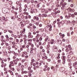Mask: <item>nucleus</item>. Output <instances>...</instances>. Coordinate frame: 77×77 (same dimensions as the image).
I'll use <instances>...</instances> for the list:
<instances>
[{
    "label": "nucleus",
    "instance_id": "0eeeda50",
    "mask_svg": "<svg viewBox=\"0 0 77 77\" xmlns=\"http://www.w3.org/2000/svg\"><path fill=\"white\" fill-rule=\"evenodd\" d=\"M8 9L6 8H3L2 9V11L3 12L7 13L8 12Z\"/></svg>",
    "mask_w": 77,
    "mask_h": 77
},
{
    "label": "nucleus",
    "instance_id": "a19ab883",
    "mask_svg": "<svg viewBox=\"0 0 77 77\" xmlns=\"http://www.w3.org/2000/svg\"><path fill=\"white\" fill-rule=\"evenodd\" d=\"M48 12V10H45V12H44L45 14H47Z\"/></svg>",
    "mask_w": 77,
    "mask_h": 77
},
{
    "label": "nucleus",
    "instance_id": "2f4dec72",
    "mask_svg": "<svg viewBox=\"0 0 77 77\" xmlns=\"http://www.w3.org/2000/svg\"><path fill=\"white\" fill-rule=\"evenodd\" d=\"M72 15V14H71L69 12L68 13V16L69 17H71V16Z\"/></svg>",
    "mask_w": 77,
    "mask_h": 77
},
{
    "label": "nucleus",
    "instance_id": "c85d7f7f",
    "mask_svg": "<svg viewBox=\"0 0 77 77\" xmlns=\"http://www.w3.org/2000/svg\"><path fill=\"white\" fill-rule=\"evenodd\" d=\"M7 49L8 50H11V47L10 46H9L7 48Z\"/></svg>",
    "mask_w": 77,
    "mask_h": 77
},
{
    "label": "nucleus",
    "instance_id": "de8ad7c7",
    "mask_svg": "<svg viewBox=\"0 0 77 77\" xmlns=\"http://www.w3.org/2000/svg\"><path fill=\"white\" fill-rule=\"evenodd\" d=\"M57 62H58V63H60L61 62V60H57Z\"/></svg>",
    "mask_w": 77,
    "mask_h": 77
},
{
    "label": "nucleus",
    "instance_id": "20e7f679",
    "mask_svg": "<svg viewBox=\"0 0 77 77\" xmlns=\"http://www.w3.org/2000/svg\"><path fill=\"white\" fill-rule=\"evenodd\" d=\"M53 50L54 52H57L58 51V48L56 46H54L53 47Z\"/></svg>",
    "mask_w": 77,
    "mask_h": 77
},
{
    "label": "nucleus",
    "instance_id": "052dcab7",
    "mask_svg": "<svg viewBox=\"0 0 77 77\" xmlns=\"http://www.w3.org/2000/svg\"><path fill=\"white\" fill-rule=\"evenodd\" d=\"M66 52H68L69 51V48H68L66 49Z\"/></svg>",
    "mask_w": 77,
    "mask_h": 77
},
{
    "label": "nucleus",
    "instance_id": "3c124183",
    "mask_svg": "<svg viewBox=\"0 0 77 77\" xmlns=\"http://www.w3.org/2000/svg\"><path fill=\"white\" fill-rule=\"evenodd\" d=\"M8 32H9V33H13V32L11 30H8Z\"/></svg>",
    "mask_w": 77,
    "mask_h": 77
},
{
    "label": "nucleus",
    "instance_id": "8fccbe9b",
    "mask_svg": "<svg viewBox=\"0 0 77 77\" xmlns=\"http://www.w3.org/2000/svg\"><path fill=\"white\" fill-rule=\"evenodd\" d=\"M45 9H42V12H45Z\"/></svg>",
    "mask_w": 77,
    "mask_h": 77
},
{
    "label": "nucleus",
    "instance_id": "2eb2a0df",
    "mask_svg": "<svg viewBox=\"0 0 77 77\" xmlns=\"http://www.w3.org/2000/svg\"><path fill=\"white\" fill-rule=\"evenodd\" d=\"M35 12V11L34 10V9L31 8L30 11V13L31 14H33V13Z\"/></svg>",
    "mask_w": 77,
    "mask_h": 77
},
{
    "label": "nucleus",
    "instance_id": "69168bd1",
    "mask_svg": "<svg viewBox=\"0 0 77 77\" xmlns=\"http://www.w3.org/2000/svg\"><path fill=\"white\" fill-rule=\"evenodd\" d=\"M35 60L34 59H32L31 60V61L32 62H35Z\"/></svg>",
    "mask_w": 77,
    "mask_h": 77
},
{
    "label": "nucleus",
    "instance_id": "72a5a7b5",
    "mask_svg": "<svg viewBox=\"0 0 77 77\" xmlns=\"http://www.w3.org/2000/svg\"><path fill=\"white\" fill-rule=\"evenodd\" d=\"M5 37L7 38V39H8V40H9V37L8 36V35H6L5 36Z\"/></svg>",
    "mask_w": 77,
    "mask_h": 77
},
{
    "label": "nucleus",
    "instance_id": "4468645a",
    "mask_svg": "<svg viewBox=\"0 0 77 77\" xmlns=\"http://www.w3.org/2000/svg\"><path fill=\"white\" fill-rule=\"evenodd\" d=\"M10 64H11L12 66H13L15 65V63H14V61H11L10 62Z\"/></svg>",
    "mask_w": 77,
    "mask_h": 77
},
{
    "label": "nucleus",
    "instance_id": "b1692460",
    "mask_svg": "<svg viewBox=\"0 0 77 77\" xmlns=\"http://www.w3.org/2000/svg\"><path fill=\"white\" fill-rule=\"evenodd\" d=\"M47 75L48 77H51V74H50V73H48L47 74Z\"/></svg>",
    "mask_w": 77,
    "mask_h": 77
},
{
    "label": "nucleus",
    "instance_id": "a211bd4d",
    "mask_svg": "<svg viewBox=\"0 0 77 77\" xmlns=\"http://www.w3.org/2000/svg\"><path fill=\"white\" fill-rule=\"evenodd\" d=\"M40 36V35L39 34H37V35L35 36V38L37 39H38L39 37Z\"/></svg>",
    "mask_w": 77,
    "mask_h": 77
},
{
    "label": "nucleus",
    "instance_id": "1a4fd4ad",
    "mask_svg": "<svg viewBox=\"0 0 77 77\" xmlns=\"http://www.w3.org/2000/svg\"><path fill=\"white\" fill-rule=\"evenodd\" d=\"M38 64L39 65V66H41V65H42V61H40V63H39L38 62H36L35 65H38Z\"/></svg>",
    "mask_w": 77,
    "mask_h": 77
},
{
    "label": "nucleus",
    "instance_id": "f03ea898",
    "mask_svg": "<svg viewBox=\"0 0 77 77\" xmlns=\"http://www.w3.org/2000/svg\"><path fill=\"white\" fill-rule=\"evenodd\" d=\"M30 53L33 54H35L36 53V50L34 49L33 48H30Z\"/></svg>",
    "mask_w": 77,
    "mask_h": 77
},
{
    "label": "nucleus",
    "instance_id": "6e6d98bb",
    "mask_svg": "<svg viewBox=\"0 0 77 77\" xmlns=\"http://www.w3.org/2000/svg\"><path fill=\"white\" fill-rule=\"evenodd\" d=\"M57 9H58V8H55V9H54V10H53V11H54V12H56V10H57Z\"/></svg>",
    "mask_w": 77,
    "mask_h": 77
},
{
    "label": "nucleus",
    "instance_id": "dca6fc26",
    "mask_svg": "<svg viewBox=\"0 0 77 77\" xmlns=\"http://www.w3.org/2000/svg\"><path fill=\"white\" fill-rule=\"evenodd\" d=\"M25 31H26L25 29H23V30H21L20 31V33H25Z\"/></svg>",
    "mask_w": 77,
    "mask_h": 77
},
{
    "label": "nucleus",
    "instance_id": "603ef678",
    "mask_svg": "<svg viewBox=\"0 0 77 77\" xmlns=\"http://www.w3.org/2000/svg\"><path fill=\"white\" fill-rule=\"evenodd\" d=\"M32 44V42H31L30 45H31V47H32V48L34 47V45H33V44Z\"/></svg>",
    "mask_w": 77,
    "mask_h": 77
},
{
    "label": "nucleus",
    "instance_id": "13d9d810",
    "mask_svg": "<svg viewBox=\"0 0 77 77\" xmlns=\"http://www.w3.org/2000/svg\"><path fill=\"white\" fill-rule=\"evenodd\" d=\"M15 74L17 77H18L19 75V74L18 73H16Z\"/></svg>",
    "mask_w": 77,
    "mask_h": 77
},
{
    "label": "nucleus",
    "instance_id": "a18cd8bd",
    "mask_svg": "<svg viewBox=\"0 0 77 77\" xmlns=\"http://www.w3.org/2000/svg\"><path fill=\"white\" fill-rule=\"evenodd\" d=\"M48 37H46V38L45 39V42H47V40H48Z\"/></svg>",
    "mask_w": 77,
    "mask_h": 77
},
{
    "label": "nucleus",
    "instance_id": "f3484780",
    "mask_svg": "<svg viewBox=\"0 0 77 77\" xmlns=\"http://www.w3.org/2000/svg\"><path fill=\"white\" fill-rule=\"evenodd\" d=\"M65 20H62L60 22V23L61 24H65Z\"/></svg>",
    "mask_w": 77,
    "mask_h": 77
},
{
    "label": "nucleus",
    "instance_id": "37998d69",
    "mask_svg": "<svg viewBox=\"0 0 77 77\" xmlns=\"http://www.w3.org/2000/svg\"><path fill=\"white\" fill-rule=\"evenodd\" d=\"M1 41L2 42V43H4V44H5V40H3V39H1Z\"/></svg>",
    "mask_w": 77,
    "mask_h": 77
},
{
    "label": "nucleus",
    "instance_id": "338daca9",
    "mask_svg": "<svg viewBox=\"0 0 77 77\" xmlns=\"http://www.w3.org/2000/svg\"><path fill=\"white\" fill-rule=\"evenodd\" d=\"M26 24H29V20H26Z\"/></svg>",
    "mask_w": 77,
    "mask_h": 77
},
{
    "label": "nucleus",
    "instance_id": "0e129e2a",
    "mask_svg": "<svg viewBox=\"0 0 77 77\" xmlns=\"http://www.w3.org/2000/svg\"><path fill=\"white\" fill-rule=\"evenodd\" d=\"M38 16L39 17H40L41 18V17H42V15L41 14H39Z\"/></svg>",
    "mask_w": 77,
    "mask_h": 77
},
{
    "label": "nucleus",
    "instance_id": "e2e57ef3",
    "mask_svg": "<svg viewBox=\"0 0 77 77\" xmlns=\"http://www.w3.org/2000/svg\"><path fill=\"white\" fill-rule=\"evenodd\" d=\"M12 45H14L15 44V43L14 42H12Z\"/></svg>",
    "mask_w": 77,
    "mask_h": 77
},
{
    "label": "nucleus",
    "instance_id": "7ed1b4c3",
    "mask_svg": "<svg viewBox=\"0 0 77 77\" xmlns=\"http://www.w3.org/2000/svg\"><path fill=\"white\" fill-rule=\"evenodd\" d=\"M55 43H56V42L55 41H54V40L53 39H51L50 40L49 42H48V44H55Z\"/></svg>",
    "mask_w": 77,
    "mask_h": 77
},
{
    "label": "nucleus",
    "instance_id": "423d86ee",
    "mask_svg": "<svg viewBox=\"0 0 77 77\" xmlns=\"http://www.w3.org/2000/svg\"><path fill=\"white\" fill-rule=\"evenodd\" d=\"M45 24L46 25H47V24H48L45 27V30H47V29H48L47 28H49V27H50V26H51V25H50V24H48V23H45Z\"/></svg>",
    "mask_w": 77,
    "mask_h": 77
},
{
    "label": "nucleus",
    "instance_id": "9d476101",
    "mask_svg": "<svg viewBox=\"0 0 77 77\" xmlns=\"http://www.w3.org/2000/svg\"><path fill=\"white\" fill-rule=\"evenodd\" d=\"M64 73L66 75H69V74H70V72L69 71H66L64 72Z\"/></svg>",
    "mask_w": 77,
    "mask_h": 77
},
{
    "label": "nucleus",
    "instance_id": "4d7b16f0",
    "mask_svg": "<svg viewBox=\"0 0 77 77\" xmlns=\"http://www.w3.org/2000/svg\"><path fill=\"white\" fill-rule=\"evenodd\" d=\"M17 71H20V68L19 67H17Z\"/></svg>",
    "mask_w": 77,
    "mask_h": 77
},
{
    "label": "nucleus",
    "instance_id": "393cba45",
    "mask_svg": "<svg viewBox=\"0 0 77 77\" xmlns=\"http://www.w3.org/2000/svg\"><path fill=\"white\" fill-rule=\"evenodd\" d=\"M13 62L14 63L15 65H17V64L18 62H17V61H16L15 60H13Z\"/></svg>",
    "mask_w": 77,
    "mask_h": 77
},
{
    "label": "nucleus",
    "instance_id": "864d4df0",
    "mask_svg": "<svg viewBox=\"0 0 77 77\" xmlns=\"http://www.w3.org/2000/svg\"><path fill=\"white\" fill-rule=\"evenodd\" d=\"M30 30L31 32H32V31L33 30V27H31V28H30Z\"/></svg>",
    "mask_w": 77,
    "mask_h": 77
},
{
    "label": "nucleus",
    "instance_id": "6ab92c4d",
    "mask_svg": "<svg viewBox=\"0 0 77 77\" xmlns=\"http://www.w3.org/2000/svg\"><path fill=\"white\" fill-rule=\"evenodd\" d=\"M47 17V14H42V17Z\"/></svg>",
    "mask_w": 77,
    "mask_h": 77
},
{
    "label": "nucleus",
    "instance_id": "49530a36",
    "mask_svg": "<svg viewBox=\"0 0 77 77\" xmlns=\"http://www.w3.org/2000/svg\"><path fill=\"white\" fill-rule=\"evenodd\" d=\"M40 54L41 56H42L43 55V52H42V51H41L40 52Z\"/></svg>",
    "mask_w": 77,
    "mask_h": 77
},
{
    "label": "nucleus",
    "instance_id": "680f3d73",
    "mask_svg": "<svg viewBox=\"0 0 77 77\" xmlns=\"http://www.w3.org/2000/svg\"><path fill=\"white\" fill-rule=\"evenodd\" d=\"M8 53H9V54H11L12 53V51H11V50H9L8 52Z\"/></svg>",
    "mask_w": 77,
    "mask_h": 77
},
{
    "label": "nucleus",
    "instance_id": "473e14b6",
    "mask_svg": "<svg viewBox=\"0 0 77 77\" xmlns=\"http://www.w3.org/2000/svg\"><path fill=\"white\" fill-rule=\"evenodd\" d=\"M20 24H21L22 27H24V24H23V22H21L20 23Z\"/></svg>",
    "mask_w": 77,
    "mask_h": 77
},
{
    "label": "nucleus",
    "instance_id": "bf43d9fd",
    "mask_svg": "<svg viewBox=\"0 0 77 77\" xmlns=\"http://www.w3.org/2000/svg\"><path fill=\"white\" fill-rule=\"evenodd\" d=\"M40 49L42 50V49H43V46H41L40 48H39Z\"/></svg>",
    "mask_w": 77,
    "mask_h": 77
},
{
    "label": "nucleus",
    "instance_id": "5fc2aeb1",
    "mask_svg": "<svg viewBox=\"0 0 77 77\" xmlns=\"http://www.w3.org/2000/svg\"><path fill=\"white\" fill-rule=\"evenodd\" d=\"M35 42L36 43V42H37V43H38V42H39V40H38V39H36V40H35Z\"/></svg>",
    "mask_w": 77,
    "mask_h": 77
},
{
    "label": "nucleus",
    "instance_id": "4be33fe9",
    "mask_svg": "<svg viewBox=\"0 0 77 77\" xmlns=\"http://www.w3.org/2000/svg\"><path fill=\"white\" fill-rule=\"evenodd\" d=\"M22 53L25 55H27V54H28V53L26 51L23 52Z\"/></svg>",
    "mask_w": 77,
    "mask_h": 77
},
{
    "label": "nucleus",
    "instance_id": "e433bc0d",
    "mask_svg": "<svg viewBox=\"0 0 77 77\" xmlns=\"http://www.w3.org/2000/svg\"><path fill=\"white\" fill-rule=\"evenodd\" d=\"M63 63H62L63 64V65H64L65 63V60H63Z\"/></svg>",
    "mask_w": 77,
    "mask_h": 77
},
{
    "label": "nucleus",
    "instance_id": "4c0bfd02",
    "mask_svg": "<svg viewBox=\"0 0 77 77\" xmlns=\"http://www.w3.org/2000/svg\"><path fill=\"white\" fill-rule=\"evenodd\" d=\"M42 36H41V37L39 38V41H42Z\"/></svg>",
    "mask_w": 77,
    "mask_h": 77
},
{
    "label": "nucleus",
    "instance_id": "f704fd0d",
    "mask_svg": "<svg viewBox=\"0 0 77 77\" xmlns=\"http://www.w3.org/2000/svg\"><path fill=\"white\" fill-rule=\"evenodd\" d=\"M56 39H58L59 40V39H60V36H58V35H57L56 37Z\"/></svg>",
    "mask_w": 77,
    "mask_h": 77
},
{
    "label": "nucleus",
    "instance_id": "58836bf2",
    "mask_svg": "<svg viewBox=\"0 0 77 77\" xmlns=\"http://www.w3.org/2000/svg\"><path fill=\"white\" fill-rule=\"evenodd\" d=\"M9 39L10 40H11V41H13L14 40V39L12 37H10V38H9Z\"/></svg>",
    "mask_w": 77,
    "mask_h": 77
},
{
    "label": "nucleus",
    "instance_id": "f257e3e1",
    "mask_svg": "<svg viewBox=\"0 0 77 77\" xmlns=\"http://www.w3.org/2000/svg\"><path fill=\"white\" fill-rule=\"evenodd\" d=\"M73 66L75 68V71H76V73H77V62L76 61L73 63Z\"/></svg>",
    "mask_w": 77,
    "mask_h": 77
},
{
    "label": "nucleus",
    "instance_id": "a878e982",
    "mask_svg": "<svg viewBox=\"0 0 77 77\" xmlns=\"http://www.w3.org/2000/svg\"><path fill=\"white\" fill-rule=\"evenodd\" d=\"M27 41L28 42H31L32 41V39H27Z\"/></svg>",
    "mask_w": 77,
    "mask_h": 77
},
{
    "label": "nucleus",
    "instance_id": "412c9836",
    "mask_svg": "<svg viewBox=\"0 0 77 77\" xmlns=\"http://www.w3.org/2000/svg\"><path fill=\"white\" fill-rule=\"evenodd\" d=\"M57 42L59 44H61L62 43V41L60 40H58L57 41Z\"/></svg>",
    "mask_w": 77,
    "mask_h": 77
},
{
    "label": "nucleus",
    "instance_id": "09e8293b",
    "mask_svg": "<svg viewBox=\"0 0 77 77\" xmlns=\"http://www.w3.org/2000/svg\"><path fill=\"white\" fill-rule=\"evenodd\" d=\"M71 17H72V18H74V17H75V15H74V14H72Z\"/></svg>",
    "mask_w": 77,
    "mask_h": 77
},
{
    "label": "nucleus",
    "instance_id": "6e6552de",
    "mask_svg": "<svg viewBox=\"0 0 77 77\" xmlns=\"http://www.w3.org/2000/svg\"><path fill=\"white\" fill-rule=\"evenodd\" d=\"M31 45V43L30 42H28V45L26 46V47L28 48V50H29V47Z\"/></svg>",
    "mask_w": 77,
    "mask_h": 77
},
{
    "label": "nucleus",
    "instance_id": "c756f323",
    "mask_svg": "<svg viewBox=\"0 0 77 77\" xmlns=\"http://www.w3.org/2000/svg\"><path fill=\"white\" fill-rule=\"evenodd\" d=\"M65 34H62V35L61 36V38H62V39H63V38L64 37H65Z\"/></svg>",
    "mask_w": 77,
    "mask_h": 77
},
{
    "label": "nucleus",
    "instance_id": "79ce46f5",
    "mask_svg": "<svg viewBox=\"0 0 77 77\" xmlns=\"http://www.w3.org/2000/svg\"><path fill=\"white\" fill-rule=\"evenodd\" d=\"M24 71V74H27V73H28L29 72V71Z\"/></svg>",
    "mask_w": 77,
    "mask_h": 77
},
{
    "label": "nucleus",
    "instance_id": "f8f14e48",
    "mask_svg": "<svg viewBox=\"0 0 77 77\" xmlns=\"http://www.w3.org/2000/svg\"><path fill=\"white\" fill-rule=\"evenodd\" d=\"M8 72L10 73V74L11 75H14V73H13V72H12V71H11V70H9L8 71Z\"/></svg>",
    "mask_w": 77,
    "mask_h": 77
},
{
    "label": "nucleus",
    "instance_id": "bb28decb",
    "mask_svg": "<svg viewBox=\"0 0 77 77\" xmlns=\"http://www.w3.org/2000/svg\"><path fill=\"white\" fill-rule=\"evenodd\" d=\"M61 59H63V60H65V56H63L61 57Z\"/></svg>",
    "mask_w": 77,
    "mask_h": 77
},
{
    "label": "nucleus",
    "instance_id": "aec40b11",
    "mask_svg": "<svg viewBox=\"0 0 77 77\" xmlns=\"http://www.w3.org/2000/svg\"><path fill=\"white\" fill-rule=\"evenodd\" d=\"M20 70L21 71H23L24 70V68H23V66L22 65H21V66H20Z\"/></svg>",
    "mask_w": 77,
    "mask_h": 77
},
{
    "label": "nucleus",
    "instance_id": "c03bdc74",
    "mask_svg": "<svg viewBox=\"0 0 77 77\" xmlns=\"http://www.w3.org/2000/svg\"><path fill=\"white\" fill-rule=\"evenodd\" d=\"M69 54L71 55L73 54V52L72 51H71L69 52Z\"/></svg>",
    "mask_w": 77,
    "mask_h": 77
},
{
    "label": "nucleus",
    "instance_id": "9b49d317",
    "mask_svg": "<svg viewBox=\"0 0 77 77\" xmlns=\"http://www.w3.org/2000/svg\"><path fill=\"white\" fill-rule=\"evenodd\" d=\"M32 24L31 23H30L29 24V25L27 26V28H28V29H30V28H31V27H32Z\"/></svg>",
    "mask_w": 77,
    "mask_h": 77
},
{
    "label": "nucleus",
    "instance_id": "39448f33",
    "mask_svg": "<svg viewBox=\"0 0 77 77\" xmlns=\"http://www.w3.org/2000/svg\"><path fill=\"white\" fill-rule=\"evenodd\" d=\"M67 10L70 12H75V10L74 8L71 9L70 7L68 8Z\"/></svg>",
    "mask_w": 77,
    "mask_h": 77
},
{
    "label": "nucleus",
    "instance_id": "c9c22d12",
    "mask_svg": "<svg viewBox=\"0 0 77 77\" xmlns=\"http://www.w3.org/2000/svg\"><path fill=\"white\" fill-rule=\"evenodd\" d=\"M12 66L11 64H10L9 66L10 69H11V68H12Z\"/></svg>",
    "mask_w": 77,
    "mask_h": 77
},
{
    "label": "nucleus",
    "instance_id": "ea45409f",
    "mask_svg": "<svg viewBox=\"0 0 77 77\" xmlns=\"http://www.w3.org/2000/svg\"><path fill=\"white\" fill-rule=\"evenodd\" d=\"M68 65L69 66H71V65H72V63L70 62H69L68 63Z\"/></svg>",
    "mask_w": 77,
    "mask_h": 77
},
{
    "label": "nucleus",
    "instance_id": "7c9ffc66",
    "mask_svg": "<svg viewBox=\"0 0 77 77\" xmlns=\"http://www.w3.org/2000/svg\"><path fill=\"white\" fill-rule=\"evenodd\" d=\"M29 72H28V73L29 74V77H31V76H32V73H30V71H29Z\"/></svg>",
    "mask_w": 77,
    "mask_h": 77
},
{
    "label": "nucleus",
    "instance_id": "774afa93",
    "mask_svg": "<svg viewBox=\"0 0 77 77\" xmlns=\"http://www.w3.org/2000/svg\"><path fill=\"white\" fill-rule=\"evenodd\" d=\"M19 59H18V58H17L16 60H15V61H16V62H18V61H19Z\"/></svg>",
    "mask_w": 77,
    "mask_h": 77
},
{
    "label": "nucleus",
    "instance_id": "5701e85b",
    "mask_svg": "<svg viewBox=\"0 0 77 77\" xmlns=\"http://www.w3.org/2000/svg\"><path fill=\"white\" fill-rule=\"evenodd\" d=\"M33 37V35H28V38H32Z\"/></svg>",
    "mask_w": 77,
    "mask_h": 77
},
{
    "label": "nucleus",
    "instance_id": "cd10ccee",
    "mask_svg": "<svg viewBox=\"0 0 77 77\" xmlns=\"http://www.w3.org/2000/svg\"><path fill=\"white\" fill-rule=\"evenodd\" d=\"M52 26H50V28L49 29V31H51V30H52Z\"/></svg>",
    "mask_w": 77,
    "mask_h": 77
},
{
    "label": "nucleus",
    "instance_id": "ddd939ff",
    "mask_svg": "<svg viewBox=\"0 0 77 77\" xmlns=\"http://www.w3.org/2000/svg\"><path fill=\"white\" fill-rule=\"evenodd\" d=\"M60 69L61 70V71L63 72L65 70V68L64 67H63L60 68Z\"/></svg>",
    "mask_w": 77,
    "mask_h": 77
}]
</instances>
